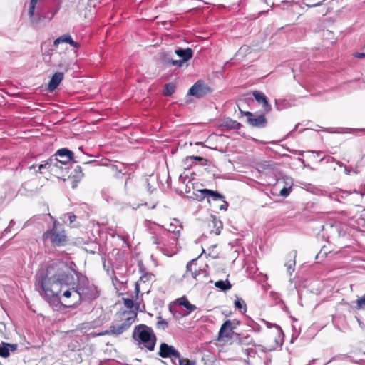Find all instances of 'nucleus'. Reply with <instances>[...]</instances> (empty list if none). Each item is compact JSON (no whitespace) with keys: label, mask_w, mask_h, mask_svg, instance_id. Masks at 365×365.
<instances>
[{"label":"nucleus","mask_w":365,"mask_h":365,"mask_svg":"<svg viewBox=\"0 0 365 365\" xmlns=\"http://www.w3.org/2000/svg\"><path fill=\"white\" fill-rule=\"evenodd\" d=\"M313 152L315 153L317 156H319L320 154L322 153V151H313Z\"/></svg>","instance_id":"obj_59"},{"label":"nucleus","mask_w":365,"mask_h":365,"mask_svg":"<svg viewBox=\"0 0 365 365\" xmlns=\"http://www.w3.org/2000/svg\"><path fill=\"white\" fill-rule=\"evenodd\" d=\"M197 160L200 163V164L202 165H207V163H208V160H207L206 158H204L202 157H200V156H190V157H187L186 158V160Z\"/></svg>","instance_id":"obj_36"},{"label":"nucleus","mask_w":365,"mask_h":365,"mask_svg":"<svg viewBox=\"0 0 365 365\" xmlns=\"http://www.w3.org/2000/svg\"><path fill=\"white\" fill-rule=\"evenodd\" d=\"M53 60V66L67 71L70 67V63L65 54L54 53L51 56Z\"/></svg>","instance_id":"obj_10"},{"label":"nucleus","mask_w":365,"mask_h":365,"mask_svg":"<svg viewBox=\"0 0 365 365\" xmlns=\"http://www.w3.org/2000/svg\"><path fill=\"white\" fill-rule=\"evenodd\" d=\"M158 319L156 327L161 330H165L168 327V322L163 319L161 316H158Z\"/></svg>","instance_id":"obj_33"},{"label":"nucleus","mask_w":365,"mask_h":365,"mask_svg":"<svg viewBox=\"0 0 365 365\" xmlns=\"http://www.w3.org/2000/svg\"><path fill=\"white\" fill-rule=\"evenodd\" d=\"M289 256L290 257V260H289L286 264L285 266L287 268L288 272L292 274V272L294 270V267L295 266V260L294 258L296 257V252H291Z\"/></svg>","instance_id":"obj_30"},{"label":"nucleus","mask_w":365,"mask_h":365,"mask_svg":"<svg viewBox=\"0 0 365 365\" xmlns=\"http://www.w3.org/2000/svg\"><path fill=\"white\" fill-rule=\"evenodd\" d=\"M185 62L180 59V60H173V61H171V65L172 66H178V67H182L183 63Z\"/></svg>","instance_id":"obj_42"},{"label":"nucleus","mask_w":365,"mask_h":365,"mask_svg":"<svg viewBox=\"0 0 365 365\" xmlns=\"http://www.w3.org/2000/svg\"><path fill=\"white\" fill-rule=\"evenodd\" d=\"M196 363L195 361L190 360L188 359H179V362L178 365H195Z\"/></svg>","instance_id":"obj_38"},{"label":"nucleus","mask_w":365,"mask_h":365,"mask_svg":"<svg viewBox=\"0 0 365 365\" xmlns=\"http://www.w3.org/2000/svg\"><path fill=\"white\" fill-rule=\"evenodd\" d=\"M321 5V3H317V4H315L313 5V6H319Z\"/></svg>","instance_id":"obj_64"},{"label":"nucleus","mask_w":365,"mask_h":365,"mask_svg":"<svg viewBox=\"0 0 365 365\" xmlns=\"http://www.w3.org/2000/svg\"><path fill=\"white\" fill-rule=\"evenodd\" d=\"M320 254H321V252L318 253V254L316 255V257H315V259H319Z\"/></svg>","instance_id":"obj_61"},{"label":"nucleus","mask_w":365,"mask_h":365,"mask_svg":"<svg viewBox=\"0 0 365 365\" xmlns=\"http://www.w3.org/2000/svg\"><path fill=\"white\" fill-rule=\"evenodd\" d=\"M174 220L176 223L178 222V220L175 219ZM178 227H179V229H177L178 228L177 224L173 223V222H171L169 225V227L168 228V232H172L174 235L173 237H170V242H169L170 245H177V240L180 235V229L182 228L181 225H179Z\"/></svg>","instance_id":"obj_19"},{"label":"nucleus","mask_w":365,"mask_h":365,"mask_svg":"<svg viewBox=\"0 0 365 365\" xmlns=\"http://www.w3.org/2000/svg\"><path fill=\"white\" fill-rule=\"evenodd\" d=\"M170 359H171V361L174 365H178V362H179V359H181V355H180V352L178 351V357L172 356V357H170Z\"/></svg>","instance_id":"obj_43"},{"label":"nucleus","mask_w":365,"mask_h":365,"mask_svg":"<svg viewBox=\"0 0 365 365\" xmlns=\"http://www.w3.org/2000/svg\"><path fill=\"white\" fill-rule=\"evenodd\" d=\"M299 123H298L297 125H295L294 128L292 130V132L294 131V130H297L298 127L299 126Z\"/></svg>","instance_id":"obj_57"},{"label":"nucleus","mask_w":365,"mask_h":365,"mask_svg":"<svg viewBox=\"0 0 365 365\" xmlns=\"http://www.w3.org/2000/svg\"><path fill=\"white\" fill-rule=\"evenodd\" d=\"M63 77L64 75L63 72L55 73L48 82L47 90L49 92H53L54 90H56L61 82L63 81Z\"/></svg>","instance_id":"obj_16"},{"label":"nucleus","mask_w":365,"mask_h":365,"mask_svg":"<svg viewBox=\"0 0 365 365\" xmlns=\"http://www.w3.org/2000/svg\"><path fill=\"white\" fill-rule=\"evenodd\" d=\"M215 287L221 291L227 292L232 288V284L228 279L218 280L215 283Z\"/></svg>","instance_id":"obj_26"},{"label":"nucleus","mask_w":365,"mask_h":365,"mask_svg":"<svg viewBox=\"0 0 365 365\" xmlns=\"http://www.w3.org/2000/svg\"><path fill=\"white\" fill-rule=\"evenodd\" d=\"M252 95L257 102L262 106L265 113H269L272 110V106L264 93L259 91H254Z\"/></svg>","instance_id":"obj_12"},{"label":"nucleus","mask_w":365,"mask_h":365,"mask_svg":"<svg viewBox=\"0 0 365 365\" xmlns=\"http://www.w3.org/2000/svg\"><path fill=\"white\" fill-rule=\"evenodd\" d=\"M127 330V328L123 324L110 326L109 329L104 331V333L99 334V335L108 334L113 336H119Z\"/></svg>","instance_id":"obj_20"},{"label":"nucleus","mask_w":365,"mask_h":365,"mask_svg":"<svg viewBox=\"0 0 365 365\" xmlns=\"http://www.w3.org/2000/svg\"><path fill=\"white\" fill-rule=\"evenodd\" d=\"M122 314L126 316L122 324L128 329L137 319V312L135 311H124Z\"/></svg>","instance_id":"obj_22"},{"label":"nucleus","mask_w":365,"mask_h":365,"mask_svg":"<svg viewBox=\"0 0 365 365\" xmlns=\"http://www.w3.org/2000/svg\"><path fill=\"white\" fill-rule=\"evenodd\" d=\"M175 91V86L173 83H166L164 86L163 94L165 96H170Z\"/></svg>","instance_id":"obj_32"},{"label":"nucleus","mask_w":365,"mask_h":365,"mask_svg":"<svg viewBox=\"0 0 365 365\" xmlns=\"http://www.w3.org/2000/svg\"><path fill=\"white\" fill-rule=\"evenodd\" d=\"M76 267L73 262L56 261L36 274L35 290L56 310L79 305Z\"/></svg>","instance_id":"obj_1"},{"label":"nucleus","mask_w":365,"mask_h":365,"mask_svg":"<svg viewBox=\"0 0 365 365\" xmlns=\"http://www.w3.org/2000/svg\"><path fill=\"white\" fill-rule=\"evenodd\" d=\"M290 191H291V187H284L280 190L279 194L281 196L287 197L289 195Z\"/></svg>","instance_id":"obj_41"},{"label":"nucleus","mask_w":365,"mask_h":365,"mask_svg":"<svg viewBox=\"0 0 365 365\" xmlns=\"http://www.w3.org/2000/svg\"><path fill=\"white\" fill-rule=\"evenodd\" d=\"M71 175L75 182H79L83 177L81 167L79 165L76 166Z\"/></svg>","instance_id":"obj_31"},{"label":"nucleus","mask_w":365,"mask_h":365,"mask_svg":"<svg viewBox=\"0 0 365 365\" xmlns=\"http://www.w3.org/2000/svg\"><path fill=\"white\" fill-rule=\"evenodd\" d=\"M237 339L241 344L250 345L253 344L252 338L247 334H237Z\"/></svg>","instance_id":"obj_27"},{"label":"nucleus","mask_w":365,"mask_h":365,"mask_svg":"<svg viewBox=\"0 0 365 365\" xmlns=\"http://www.w3.org/2000/svg\"><path fill=\"white\" fill-rule=\"evenodd\" d=\"M158 355L164 359L172 356L178 357V351L173 346L163 342L160 345Z\"/></svg>","instance_id":"obj_11"},{"label":"nucleus","mask_w":365,"mask_h":365,"mask_svg":"<svg viewBox=\"0 0 365 365\" xmlns=\"http://www.w3.org/2000/svg\"><path fill=\"white\" fill-rule=\"evenodd\" d=\"M223 202V204H222L220 206V210H225L226 211L227 210V207L229 206V204L228 202L225 200V199H224V201Z\"/></svg>","instance_id":"obj_44"},{"label":"nucleus","mask_w":365,"mask_h":365,"mask_svg":"<svg viewBox=\"0 0 365 365\" xmlns=\"http://www.w3.org/2000/svg\"><path fill=\"white\" fill-rule=\"evenodd\" d=\"M38 0H31L29 3V15L31 19V21L34 24H38L41 22L50 21L55 15V13H53L50 17H46L45 15H38L36 17L34 15L36 5L37 4Z\"/></svg>","instance_id":"obj_9"},{"label":"nucleus","mask_w":365,"mask_h":365,"mask_svg":"<svg viewBox=\"0 0 365 365\" xmlns=\"http://www.w3.org/2000/svg\"><path fill=\"white\" fill-rule=\"evenodd\" d=\"M356 319H357V321H358V322H359V326H360L361 327H364V324H363V322H361V320H360L359 318H357V317H356Z\"/></svg>","instance_id":"obj_51"},{"label":"nucleus","mask_w":365,"mask_h":365,"mask_svg":"<svg viewBox=\"0 0 365 365\" xmlns=\"http://www.w3.org/2000/svg\"><path fill=\"white\" fill-rule=\"evenodd\" d=\"M169 310L173 314V316L177 317V311L175 310V307L171 304L169 305Z\"/></svg>","instance_id":"obj_47"},{"label":"nucleus","mask_w":365,"mask_h":365,"mask_svg":"<svg viewBox=\"0 0 365 365\" xmlns=\"http://www.w3.org/2000/svg\"><path fill=\"white\" fill-rule=\"evenodd\" d=\"M256 331H260V327H259V326H257V328H256Z\"/></svg>","instance_id":"obj_63"},{"label":"nucleus","mask_w":365,"mask_h":365,"mask_svg":"<svg viewBox=\"0 0 365 365\" xmlns=\"http://www.w3.org/2000/svg\"><path fill=\"white\" fill-rule=\"evenodd\" d=\"M290 106V103L286 99H275V108L277 110H282Z\"/></svg>","instance_id":"obj_28"},{"label":"nucleus","mask_w":365,"mask_h":365,"mask_svg":"<svg viewBox=\"0 0 365 365\" xmlns=\"http://www.w3.org/2000/svg\"><path fill=\"white\" fill-rule=\"evenodd\" d=\"M200 193V196H197L198 200L200 201H202L206 197H212L213 200H221L224 201V199H225V196L222 195L221 193L218 192L217 191L209 190V189H201L198 190Z\"/></svg>","instance_id":"obj_13"},{"label":"nucleus","mask_w":365,"mask_h":365,"mask_svg":"<svg viewBox=\"0 0 365 365\" xmlns=\"http://www.w3.org/2000/svg\"><path fill=\"white\" fill-rule=\"evenodd\" d=\"M197 259H193L191 261H190L186 267V272L187 273H190L191 276L194 279H197V276L200 274V269H197Z\"/></svg>","instance_id":"obj_24"},{"label":"nucleus","mask_w":365,"mask_h":365,"mask_svg":"<svg viewBox=\"0 0 365 365\" xmlns=\"http://www.w3.org/2000/svg\"><path fill=\"white\" fill-rule=\"evenodd\" d=\"M161 60L165 65L170 66L171 61H173V59L172 58L171 56L169 53H163L161 54Z\"/></svg>","instance_id":"obj_35"},{"label":"nucleus","mask_w":365,"mask_h":365,"mask_svg":"<svg viewBox=\"0 0 365 365\" xmlns=\"http://www.w3.org/2000/svg\"><path fill=\"white\" fill-rule=\"evenodd\" d=\"M349 133H354L355 132L356 130H359V129H351V128H349Z\"/></svg>","instance_id":"obj_58"},{"label":"nucleus","mask_w":365,"mask_h":365,"mask_svg":"<svg viewBox=\"0 0 365 365\" xmlns=\"http://www.w3.org/2000/svg\"><path fill=\"white\" fill-rule=\"evenodd\" d=\"M356 308L358 309H365V295L356 299Z\"/></svg>","instance_id":"obj_37"},{"label":"nucleus","mask_w":365,"mask_h":365,"mask_svg":"<svg viewBox=\"0 0 365 365\" xmlns=\"http://www.w3.org/2000/svg\"><path fill=\"white\" fill-rule=\"evenodd\" d=\"M135 298H138V294L140 292V286H139V282H135Z\"/></svg>","instance_id":"obj_46"},{"label":"nucleus","mask_w":365,"mask_h":365,"mask_svg":"<svg viewBox=\"0 0 365 365\" xmlns=\"http://www.w3.org/2000/svg\"><path fill=\"white\" fill-rule=\"evenodd\" d=\"M16 344H9L6 342H0V356L7 358L10 355V352L15 351L17 349Z\"/></svg>","instance_id":"obj_17"},{"label":"nucleus","mask_w":365,"mask_h":365,"mask_svg":"<svg viewBox=\"0 0 365 365\" xmlns=\"http://www.w3.org/2000/svg\"><path fill=\"white\" fill-rule=\"evenodd\" d=\"M334 161H336V159H334L333 157L329 156L327 158V163H329V162H334Z\"/></svg>","instance_id":"obj_50"},{"label":"nucleus","mask_w":365,"mask_h":365,"mask_svg":"<svg viewBox=\"0 0 365 365\" xmlns=\"http://www.w3.org/2000/svg\"><path fill=\"white\" fill-rule=\"evenodd\" d=\"M314 361H315V359H312V360L309 361V364L311 365V364H313Z\"/></svg>","instance_id":"obj_62"},{"label":"nucleus","mask_w":365,"mask_h":365,"mask_svg":"<svg viewBox=\"0 0 365 365\" xmlns=\"http://www.w3.org/2000/svg\"><path fill=\"white\" fill-rule=\"evenodd\" d=\"M232 324H235V325L234 327H236V325H238L239 324V322L238 321H236V320H234L232 322Z\"/></svg>","instance_id":"obj_56"},{"label":"nucleus","mask_w":365,"mask_h":365,"mask_svg":"<svg viewBox=\"0 0 365 365\" xmlns=\"http://www.w3.org/2000/svg\"><path fill=\"white\" fill-rule=\"evenodd\" d=\"M76 276L77 277L79 304L82 301L93 300L99 297L100 293L97 287L91 284L86 275L76 271Z\"/></svg>","instance_id":"obj_4"},{"label":"nucleus","mask_w":365,"mask_h":365,"mask_svg":"<svg viewBox=\"0 0 365 365\" xmlns=\"http://www.w3.org/2000/svg\"><path fill=\"white\" fill-rule=\"evenodd\" d=\"M175 303L185 307L188 310L187 313L185 315L189 314L190 313H191L192 312L195 311L197 309L196 306L192 304L188 301L187 298L185 296L177 299Z\"/></svg>","instance_id":"obj_25"},{"label":"nucleus","mask_w":365,"mask_h":365,"mask_svg":"<svg viewBox=\"0 0 365 365\" xmlns=\"http://www.w3.org/2000/svg\"><path fill=\"white\" fill-rule=\"evenodd\" d=\"M73 161V153L67 148L58 150L38 166V173H43V169H47L50 173L58 174L63 172V165H66L69 162Z\"/></svg>","instance_id":"obj_2"},{"label":"nucleus","mask_w":365,"mask_h":365,"mask_svg":"<svg viewBox=\"0 0 365 365\" xmlns=\"http://www.w3.org/2000/svg\"><path fill=\"white\" fill-rule=\"evenodd\" d=\"M235 307L236 309L239 310H242L243 309V312H245L247 311V305L245 301L241 298H237L234 302Z\"/></svg>","instance_id":"obj_34"},{"label":"nucleus","mask_w":365,"mask_h":365,"mask_svg":"<svg viewBox=\"0 0 365 365\" xmlns=\"http://www.w3.org/2000/svg\"><path fill=\"white\" fill-rule=\"evenodd\" d=\"M354 56L356 58H361L365 57V53H359L356 52L354 54Z\"/></svg>","instance_id":"obj_48"},{"label":"nucleus","mask_w":365,"mask_h":365,"mask_svg":"<svg viewBox=\"0 0 365 365\" xmlns=\"http://www.w3.org/2000/svg\"><path fill=\"white\" fill-rule=\"evenodd\" d=\"M132 337L140 349L145 348L149 351L155 349L157 337L153 329L148 325L140 324L135 326Z\"/></svg>","instance_id":"obj_3"},{"label":"nucleus","mask_w":365,"mask_h":365,"mask_svg":"<svg viewBox=\"0 0 365 365\" xmlns=\"http://www.w3.org/2000/svg\"><path fill=\"white\" fill-rule=\"evenodd\" d=\"M68 220L70 224H71L76 220V216L73 213H68Z\"/></svg>","instance_id":"obj_45"},{"label":"nucleus","mask_w":365,"mask_h":365,"mask_svg":"<svg viewBox=\"0 0 365 365\" xmlns=\"http://www.w3.org/2000/svg\"><path fill=\"white\" fill-rule=\"evenodd\" d=\"M211 221L209 222L208 225L210 228H212L210 232L215 233L216 235H220L221 232V230L222 229V222L220 220L217 219L215 216H211Z\"/></svg>","instance_id":"obj_23"},{"label":"nucleus","mask_w":365,"mask_h":365,"mask_svg":"<svg viewBox=\"0 0 365 365\" xmlns=\"http://www.w3.org/2000/svg\"><path fill=\"white\" fill-rule=\"evenodd\" d=\"M62 43H67L70 44L71 46L76 48L80 47V44L78 42L74 41L69 34L62 35L56 39H55L53 41V46H56Z\"/></svg>","instance_id":"obj_18"},{"label":"nucleus","mask_w":365,"mask_h":365,"mask_svg":"<svg viewBox=\"0 0 365 365\" xmlns=\"http://www.w3.org/2000/svg\"><path fill=\"white\" fill-rule=\"evenodd\" d=\"M123 301L124 305L128 309H132L135 306L134 301L133 299L124 298Z\"/></svg>","instance_id":"obj_39"},{"label":"nucleus","mask_w":365,"mask_h":365,"mask_svg":"<svg viewBox=\"0 0 365 365\" xmlns=\"http://www.w3.org/2000/svg\"><path fill=\"white\" fill-rule=\"evenodd\" d=\"M175 53L178 57L181 58V59L184 62L189 61L193 56V51L190 48H179L175 51Z\"/></svg>","instance_id":"obj_21"},{"label":"nucleus","mask_w":365,"mask_h":365,"mask_svg":"<svg viewBox=\"0 0 365 365\" xmlns=\"http://www.w3.org/2000/svg\"><path fill=\"white\" fill-rule=\"evenodd\" d=\"M213 89L208 84L205 83L204 81L198 80L189 89L187 95L200 98L211 93Z\"/></svg>","instance_id":"obj_7"},{"label":"nucleus","mask_w":365,"mask_h":365,"mask_svg":"<svg viewBox=\"0 0 365 365\" xmlns=\"http://www.w3.org/2000/svg\"><path fill=\"white\" fill-rule=\"evenodd\" d=\"M151 241L153 244L157 245V247L167 256H172L178 252L176 247L175 250H170L168 247V243L167 242V237L164 235H155L151 237Z\"/></svg>","instance_id":"obj_8"},{"label":"nucleus","mask_w":365,"mask_h":365,"mask_svg":"<svg viewBox=\"0 0 365 365\" xmlns=\"http://www.w3.org/2000/svg\"><path fill=\"white\" fill-rule=\"evenodd\" d=\"M140 304L137 303L135 304V309L138 310L139 309Z\"/></svg>","instance_id":"obj_60"},{"label":"nucleus","mask_w":365,"mask_h":365,"mask_svg":"<svg viewBox=\"0 0 365 365\" xmlns=\"http://www.w3.org/2000/svg\"><path fill=\"white\" fill-rule=\"evenodd\" d=\"M112 281H113V283L115 284V282H118V279L116 277H114L113 279H112Z\"/></svg>","instance_id":"obj_55"},{"label":"nucleus","mask_w":365,"mask_h":365,"mask_svg":"<svg viewBox=\"0 0 365 365\" xmlns=\"http://www.w3.org/2000/svg\"><path fill=\"white\" fill-rule=\"evenodd\" d=\"M15 225V222L14 220H11L10 222H9V224L8 225L7 227H6L3 232H2V235H6V234H8L9 232H10L11 231V229L13 228V227Z\"/></svg>","instance_id":"obj_40"},{"label":"nucleus","mask_w":365,"mask_h":365,"mask_svg":"<svg viewBox=\"0 0 365 365\" xmlns=\"http://www.w3.org/2000/svg\"><path fill=\"white\" fill-rule=\"evenodd\" d=\"M360 194L361 196H364L365 195V187L360 191Z\"/></svg>","instance_id":"obj_53"},{"label":"nucleus","mask_w":365,"mask_h":365,"mask_svg":"<svg viewBox=\"0 0 365 365\" xmlns=\"http://www.w3.org/2000/svg\"><path fill=\"white\" fill-rule=\"evenodd\" d=\"M335 162H336V163H337L340 167L344 166L343 163H341V162H340V161H337L336 160V161H335Z\"/></svg>","instance_id":"obj_54"},{"label":"nucleus","mask_w":365,"mask_h":365,"mask_svg":"<svg viewBox=\"0 0 365 365\" xmlns=\"http://www.w3.org/2000/svg\"><path fill=\"white\" fill-rule=\"evenodd\" d=\"M59 223L54 221L53 227L46 231L42 235V240L45 244L50 243L53 247L63 246L67 240V237L63 229L59 227Z\"/></svg>","instance_id":"obj_5"},{"label":"nucleus","mask_w":365,"mask_h":365,"mask_svg":"<svg viewBox=\"0 0 365 365\" xmlns=\"http://www.w3.org/2000/svg\"><path fill=\"white\" fill-rule=\"evenodd\" d=\"M274 327H276L278 334H282V329L280 328L279 326H278L277 324H274Z\"/></svg>","instance_id":"obj_49"},{"label":"nucleus","mask_w":365,"mask_h":365,"mask_svg":"<svg viewBox=\"0 0 365 365\" xmlns=\"http://www.w3.org/2000/svg\"><path fill=\"white\" fill-rule=\"evenodd\" d=\"M344 170H345L346 174H349L351 172V170L346 166H345Z\"/></svg>","instance_id":"obj_52"},{"label":"nucleus","mask_w":365,"mask_h":365,"mask_svg":"<svg viewBox=\"0 0 365 365\" xmlns=\"http://www.w3.org/2000/svg\"><path fill=\"white\" fill-rule=\"evenodd\" d=\"M219 127L222 131H227L230 130H239L242 127V124L235 120H232L230 118H226L220 121Z\"/></svg>","instance_id":"obj_14"},{"label":"nucleus","mask_w":365,"mask_h":365,"mask_svg":"<svg viewBox=\"0 0 365 365\" xmlns=\"http://www.w3.org/2000/svg\"><path fill=\"white\" fill-rule=\"evenodd\" d=\"M234 329H235V327H233L232 323L230 319L225 321L220 329L218 333L219 337L222 339L231 338L232 336Z\"/></svg>","instance_id":"obj_15"},{"label":"nucleus","mask_w":365,"mask_h":365,"mask_svg":"<svg viewBox=\"0 0 365 365\" xmlns=\"http://www.w3.org/2000/svg\"><path fill=\"white\" fill-rule=\"evenodd\" d=\"M241 115L247 117V123L253 128H263L267 125V120L264 113L258 114L250 111L240 110Z\"/></svg>","instance_id":"obj_6"},{"label":"nucleus","mask_w":365,"mask_h":365,"mask_svg":"<svg viewBox=\"0 0 365 365\" xmlns=\"http://www.w3.org/2000/svg\"><path fill=\"white\" fill-rule=\"evenodd\" d=\"M139 267L140 272L142 273L140 277V282L145 283L146 282L150 281L152 279L153 274L144 272L142 263L139 264Z\"/></svg>","instance_id":"obj_29"}]
</instances>
